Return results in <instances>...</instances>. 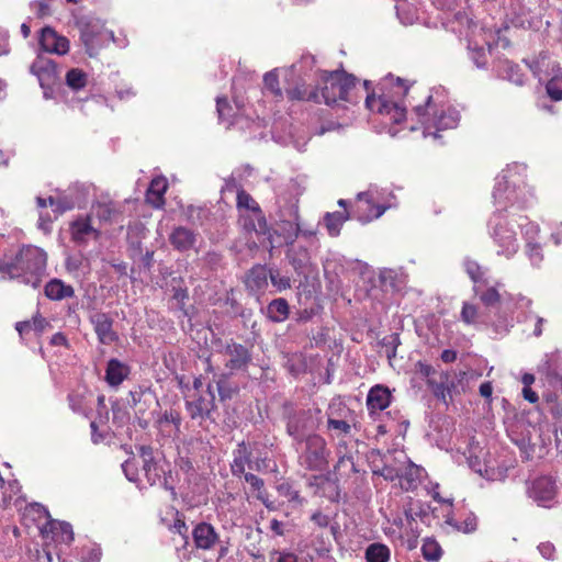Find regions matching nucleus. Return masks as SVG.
I'll return each mask as SVG.
<instances>
[{"label": "nucleus", "instance_id": "f257e3e1", "mask_svg": "<svg viewBox=\"0 0 562 562\" xmlns=\"http://www.w3.org/2000/svg\"><path fill=\"white\" fill-rule=\"evenodd\" d=\"M47 255L36 246H23L10 260H0V273L3 279L19 282L36 289L46 274Z\"/></svg>", "mask_w": 562, "mask_h": 562}, {"label": "nucleus", "instance_id": "f03ea898", "mask_svg": "<svg viewBox=\"0 0 562 562\" xmlns=\"http://www.w3.org/2000/svg\"><path fill=\"white\" fill-rule=\"evenodd\" d=\"M414 113L424 127V135L438 137V132L454 128L460 120L459 112L451 108L437 109L431 95L426 97L425 104L414 105Z\"/></svg>", "mask_w": 562, "mask_h": 562}, {"label": "nucleus", "instance_id": "7ed1b4c3", "mask_svg": "<svg viewBox=\"0 0 562 562\" xmlns=\"http://www.w3.org/2000/svg\"><path fill=\"white\" fill-rule=\"evenodd\" d=\"M356 78L340 71H334L323 78V87L319 92V103L324 101L327 105H338L340 101L355 102L352 90Z\"/></svg>", "mask_w": 562, "mask_h": 562}, {"label": "nucleus", "instance_id": "20e7f679", "mask_svg": "<svg viewBox=\"0 0 562 562\" xmlns=\"http://www.w3.org/2000/svg\"><path fill=\"white\" fill-rule=\"evenodd\" d=\"M330 451L326 440L316 434L308 435L303 441V448L299 456V463L310 471H324L328 465Z\"/></svg>", "mask_w": 562, "mask_h": 562}, {"label": "nucleus", "instance_id": "39448f33", "mask_svg": "<svg viewBox=\"0 0 562 562\" xmlns=\"http://www.w3.org/2000/svg\"><path fill=\"white\" fill-rule=\"evenodd\" d=\"M80 31V40L90 57H94L102 46V37L106 33L112 36V32H106L101 20L92 16H82L77 21Z\"/></svg>", "mask_w": 562, "mask_h": 562}, {"label": "nucleus", "instance_id": "423d86ee", "mask_svg": "<svg viewBox=\"0 0 562 562\" xmlns=\"http://www.w3.org/2000/svg\"><path fill=\"white\" fill-rule=\"evenodd\" d=\"M491 222L494 224L492 237L499 247L497 254L507 258L514 256L519 248L515 231L501 215H494Z\"/></svg>", "mask_w": 562, "mask_h": 562}, {"label": "nucleus", "instance_id": "0eeeda50", "mask_svg": "<svg viewBox=\"0 0 562 562\" xmlns=\"http://www.w3.org/2000/svg\"><path fill=\"white\" fill-rule=\"evenodd\" d=\"M467 378V372L460 371L448 372L441 371L439 372V381H431L434 384V395L441 400L447 404V397H452L453 394H460L464 392L463 380Z\"/></svg>", "mask_w": 562, "mask_h": 562}, {"label": "nucleus", "instance_id": "6e6552de", "mask_svg": "<svg viewBox=\"0 0 562 562\" xmlns=\"http://www.w3.org/2000/svg\"><path fill=\"white\" fill-rule=\"evenodd\" d=\"M366 105L371 112L387 116L392 123L398 124L405 119V108L395 101L389 100L385 95L368 94Z\"/></svg>", "mask_w": 562, "mask_h": 562}, {"label": "nucleus", "instance_id": "1a4fd4ad", "mask_svg": "<svg viewBox=\"0 0 562 562\" xmlns=\"http://www.w3.org/2000/svg\"><path fill=\"white\" fill-rule=\"evenodd\" d=\"M186 408L192 419L212 418V413L216 409L213 386L209 384L204 392L192 400H188Z\"/></svg>", "mask_w": 562, "mask_h": 562}, {"label": "nucleus", "instance_id": "9d476101", "mask_svg": "<svg viewBox=\"0 0 562 562\" xmlns=\"http://www.w3.org/2000/svg\"><path fill=\"white\" fill-rule=\"evenodd\" d=\"M510 178V170H503L495 179L493 199L498 211L505 210L508 205H514L518 201L516 187L509 186Z\"/></svg>", "mask_w": 562, "mask_h": 562}, {"label": "nucleus", "instance_id": "9b49d317", "mask_svg": "<svg viewBox=\"0 0 562 562\" xmlns=\"http://www.w3.org/2000/svg\"><path fill=\"white\" fill-rule=\"evenodd\" d=\"M98 340L102 345H111L119 340V335L113 329V318L103 312H94L89 316Z\"/></svg>", "mask_w": 562, "mask_h": 562}, {"label": "nucleus", "instance_id": "f8f14e48", "mask_svg": "<svg viewBox=\"0 0 562 562\" xmlns=\"http://www.w3.org/2000/svg\"><path fill=\"white\" fill-rule=\"evenodd\" d=\"M30 71L37 77L43 89L50 87L57 78L55 61L41 55L32 63Z\"/></svg>", "mask_w": 562, "mask_h": 562}, {"label": "nucleus", "instance_id": "ddd939ff", "mask_svg": "<svg viewBox=\"0 0 562 562\" xmlns=\"http://www.w3.org/2000/svg\"><path fill=\"white\" fill-rule=\"evenodd\" d=\"M40 45L44 52L50 54L65 55L69 50V41L49 26L42 29Z\"/></svg>", "mask_w": 562, "mask_h": 562}, {"label": "nucleus", "instance_id": "4468645a", "mask_svg": "<svg viewBox=\"0 0 562 562\" xmlns=\"http://www.w3.org/2000/svg\"><path fill=\"white\" fill-rule=\"evenodd\" d=\"M529 496L541 506H549V503L555 497V483L551 477L541 476L536 479L528 491Z\"/></svg>", "mask_w": 562, "mask_h": 562}, {"label": "nucleus", "instance_id": "2eb2a0df", "mask_svg": "<svg viewBox=\"0 0 562 562\" xmlns=\"http://www.w3.org/2000/svg\"><path fill=\"white\" fill-rule=\"evenodd\" d=\"M71 239L79 246H85L90 239H98L100 231L91 224V217H79L70 224Z\"/></svg>", "mask_w": 562, "mask_h": 562}, {"label": "nucleus", "instance_id": "dca6fc26", "mask_svg": "<svg viewBox=\"0 0 562 562\" xmlns=\"http://www.w3.org/2000/svg\"><path fill=\"white\" fill-rule=\"evenodd\" d=\"M224 355L228 358L225 366L231 370H241L246 368L251 360L249 349L234 341L226 344Z\"/></svg>", "mask_w": 562, "mask_h": 562}, {"label": "nucleus", "instance_id": "f3484780", "mask_svg": "<svg viewBox=\"0 0 562 562\" xmlns=\"http://www.w3.org/2000/svg\"><path fill=\"white\" fill-rule=\"evenodd\" d=\"M526 64L531 70L535 77L542 81L544 78L550 77L552 74H557L562 67L560 64L551 58L547 52H541L539 55Z\"/></svg>", "mask_w": 562, "mask_h": 562}, {"label": "nucleus", "instance_id": "a211bd4d", "mask_svg": "<svg viewBox=\"0 0 562 562\" xmlns=\"http://www.w3.org/2000/svg\"><path fill=\"white\" fill-rule=\"evenodd\" d=\"M41 532L44 538L50 535L52 540L58 542L70 543L74 540L71 525L65 521L50 520L41 528Z\"/></svg>", "mask_w": 562, "mask_h": 562}, {"label": "nucleus", "instance_id": "6ab92c4d", "mask_svg": "<svg viewBox=\"0 0 562 562\" xmlns=\"http://www.w3.org/2000/svg\"><path fill=\"white\" fill-rule=\"evenodd\" d=\"M424 470L409 460H405L400 467V486L404 491H413L420 483Z\"/></svg>", "mask_w": 562, "mask_h": 562}, {"label": "nucleus", "instance_id": "aec40b11", "mask_svg": "<svg viewBox=\"0 0 562 562\" xmlns=\"http://www.w3.org/2000/svg\"><path fill=\"white\" fill-rule=\"evenodd\" d=\"M192 537L198 549L210 550L218 541V535L215 528L207 522L198 524L193 531Z\"/></svg>", "mask_w": 562, "mask_h": 562}, {"label": "nucleus", "instance_id": "412c9836", "mask_svg": "<svg viewBox=\"0 0 562 562\" xmlns=\"http://www.w3.org/2000/svg\"><path fill=\"white\" fill-rule=\"evenodd\" d=\"M252 452L245 441L237 443L236 449L233 451V461L231 463V472L234 476L240 477L246 473V465L250 469L252 463Z\"/></svg>", "mask_w": 562, "mask_h": 562}, {"label": "nucleus", "instance_id": "4be33fe9", "mask_svg": "<svg viewBox=\"0 0 562 562\" xmlns=\"http://www.w3.org/2000/svg\"><path fill=\"white\" fill-rule=\"evenodd\" d=\"M198 239V234L192 229L178 226L173 228L172 233L169 236V241L172 247L179 251H188L195 247Z\"/></svg>", "mask_w": 562, "mask_h": 562}, {"label": "nucleus", "instance_id": "5701e85b", "mask_svg": "<svg viewBox=\"0 0 562 562\" xmlns=\"http://www.w3.org/2000/svg\"><path fill=\"white\" fill-rule=\"evenodd\" d=\"M314 428L312 414L310 411H302L288 422V434L297 441L303 440V435Z\"/></svg>", "mask_w": 562, "mask_h": 562}, {"label": "nucleus", "instance_id": "b1692460", "mask_svg": "<svg viewBox=\"0 0 562 562\" xmlns=\"http://www.w3.org/2000/svg\"><path fill=\"white\" fill-rule=\"evenodd\" d=\"M391 394L387 387L382 385L373 386L367 396V408L370 415L385 409L390 405Z\"/></svg>", "mask_w": 562, "mask_h": 562}, {"label": "nucleus", "instance_id": "393cba45", "mask_svg": "<svg viewBox=\"0 0 562 562\" xmlns=\"http://www.w3.org/2000/svg\"><path fill=\"white\" fill-rule=\"evenodd\" d=\"M270 279V268L263 265L254 266L246 276V286L251 292L263 291L268 286Z\"/></svg>", "mask_w": 562, "mask_h": 562}, {"label": "nucleus", "instance_id": "a878e982", "mask_svg": "<svg viewBox=\"0 0 562 562\" xmlns=\"http://www.w3.org/2000/svg\"><path fill=\"white\" fill-rule=\"evenodd\" d=\"M244 231L251 233L255 232L259 235H266L268 233L267 220L262 212L259 213H241L238 220Z\"/></svg>", "mask_w": 562, "mask_h": 562}, {"label": "nucleus", "instance_id": "bb28decb", "mask_svg": "<svg viewBox=\"0 0 562 562\" xmlns=\"http://www.w3.org/2000/svg\"><path fill=\"white\" fill-rule=\"evenodd\" d=\"M130 368L117 359H110L105 369V381L110 386L116 387L128 376Z\"/></svg>", "mask_w": 562, "mask_h": 562}, {"label": "nucleus", "instance_id": "cd10ccee", "mask_svg": "<svg viewBox=\"0 0 562 562\" xmlns=\"http://www.w3.org/2000/svg\"><path fill=\"white\" fill-rule=\"evenodd\" d=\"M45 295L54 301H60L75 295V290L71 285L65 284L59 279H53L45 285Z\"/></svg>", "mask_w": 562, "mask_h": 562}, {"label": "nucleus", "instance_id": "c85d7f7f", "mask_svg": "<svg viewBox=\"0 0 562 562\" xmlns=\"http://www.w3.org/2000/svg\"><path fill=\"white\" fill-rule=\"evenodd\" d=\"M168 188L166 178L157 177L151 180L150 186L147 190L146 200L155 207H159L164 204V194Z\"/></svg>", "mask_w": 562, "mask_h": 562}, {"label": "nucleus", "instance_id": "c756f323", "mask_svg": "<svg viewBox=\"0 0 562 562\" xmlns=\"http://www.w3.org/2000/svg\"><path fill=\"white\" fill-rule=\"evenodd\" d=\"M290 306L285 299H274L267 306V317L274 323H282L289 317Z\"/></svg>", "mask_w": 562, "mask_h": 562}, {"label": "nucleus", "instance_id": "7c9ffc66", "mask_svg": "<svg viewBox=\"0 0 562 562\" xmlns=\"http://www.w3.org/2000/svg\"><path fill=\"white\" fill-rule=\"evenodd\" d=\"M349 218V213L344 211H337L326 213L324 215V225L331 237H337L340 234V229L344 223Z\"/></svg>", "mask_w": 562, "mask_h": 562}, {"label": "nucleus", "instance_id": "2f4dec72", "mask_svg": "<svg viewBox=\"0 0 562 562\" xmlns=\"http://www.w3.org/2000/svg\"><path fill=\"white\" fill-rule=\"evenodd\" d=\"M143 470L150 485L162 483L166 490H170L172 494H175L173 488L169 487L167 484V479L165 476L166 471L162 467L158 465L156 461H153L151 463H144Z\"/></svg>", "mask_w": 562, "mask_h": 562}, {"label": "nucleus", "instance_id": "473e14b6", "mask_svg": "<svg viewBox=\"0 0 562 562\" xmlns=\"http://www.w3.org/2000/svg\"><path fill=\"white\" fill-rule=\"evenodd\" d=\"M48 322L41 315H35L31 321L18 322L15 329L21 338H24L31 330L42 334L48 326Z\"/></svg>", "mask_w": 562, "mask_h": 562}, {"label": "nucleus", "instance_id": "72a5a7b5", "mask_svg": "<svg viewBox=\"0 0 562 562\" xmlns=\"http://www.w3.org/2000/svg\"><path fill=\"white\" fill-rule=\"evenodd\" d=\"M501 75L503 78L507 79L508 81L517 86H522L526 81V77L522 74L520 67L517 64H514L513 61L509 60H505L502 63Z\"/></svg>", "mask_w": 562, "mask_h": 562}, {"label": "nucleus", "instance_id": "f704fd0d", "mask_svg": "<svg viewBox=\"0 0 562 562\" xmlns=\"http://www.w3.org/2000/svg\"><path fill=\"white\" fill-rule=\"evenodd\" d=\"M241 476H244L245 481L254 488L258 492L257 494V498L262 502V504L268 508V509H274V506L272 505V503L269 502L268 499V494H267V491L263 488L265 486V482L261 477L252 474V473H249V472H246L245 474H241Z\"/></svg>", "mask_w": 562, "mask_h": 562}, {"label": "nucleus", "instance_id": "c9c22d12", "mask_svg": "<svg viewBox=\"0 0 562 562\" xmlns=\"http://www.w3.org/2000/svg\"><path fill=\"white\" fill-rule=\"evenodd\" d=\"M357 207H358V211H367L371 207L375 210V212L372 215L368 214L366 216H359V220H361L364 223L370 222L373 218L380 217L385 211L384 206L372 205L370 195L367 192H361L358 194V206Z\"/></svg>", "mask_w": 562, "mask_h": 562}, {"label": "nucleus", "instance_id": "e433bc0d", "mask_svg": "<svg viewBox=\"0 0 562 562\" xmlns=\"http://www.w3.org/2000/svg\"><path fill=\"white\" fill-rule=\"evenodd\" d=\"M364 555L367 562H387L391 552L387 546L374 542L367 547Z\"/></svg>", "mask_w": 562, "mask_h": 562}, {"label": "nucleus", "instance_id": "4c0bfd02", "mask_svg": "<svg viewBox=\"0 0 562 562\" xmlns=\"http://www.w3.org/2000/svg\"><path fill=\"white\" fill-rule=\"evenodd\" d=\"M291 266L299 274L303 273L310 262V256L306 248L300 247L288 254Z\"/></svg>", "mask_w": 562, "mask_h": 562}, {"label": "nucleus", "instance_id": "58836bf2", "mask_svg": "<svg viewBox=\"0 0 562 562\" xmlns=\"http://www.w3.org/2000/svg\"><path fill=\"white\" fill-rule=\"evenodd\" d=\"M286 94L291 100H307L319 103L318 90H308L304 85L296 86L291 89H286Z\"/></svg>", "mask_w": 562, "mask_h": 562}, {"label": "nucleus", "instance_id": "ea45409f", "mask_svg": "<svg viewBox=\"0 0 562 562\" xmlns=\"http://www.w3.org/2000/svg\"><path fill=\"white\" fill-rule=\"evenodd\" d=\"M548 78L546 90L553 101H562V68Z\"/></svg>", "mask_w": 562, "mask_h": 562}, {"label": "nucleus", "instance_id": "a19ab883", "mask_svg": "<svg viewBox=\"0 0 562 562\" xmlns=\"http://www.w3.org/2000/svg\"><path fill=\"white\" fill-rule=\"evenodd\" d=\"M237 209L239 214L262 212L259 204L244 190H240L237 193Z\"/></svg>", "mask_w": 562, "mask_h": 562}, {"label": "nucleus", "instance_id": "79ce46f5", "mask_svg": "<svg viewBox=\"0 0 562 562\" xmlns=\"http://www.w3.org/2000/svg\"><path fill=\"white\" fill-rule=\"evenodd\" d=\"M87 74L78 68H72L66 74V83L72 90H80L86 87Z\"/></svg>", "mask_w": 562, "mask_h": 562}, {"label": "nucleus", "instance_id": "37998d69", "mask_svg": "<svg viewBox=\"0 0 562 562\" xmlns=\"http://www.w3.org/2000/svg\"><path fill=\"white\" fill-rule=\"evenodd\" d=\"M463 265H464L465 272L468 273V276L474 283H479V282L485 283L486 282V280L484 279L486 271L476 261L467 259V260H464Z\"/></svg>", "mask_w": 562, "mask_h": 562}, {"label": "nucleus", "instance_id": "c03bdc74", "mask_svg": "<svg viewBox=\"0 0 562 562\" xmlns=\"http://www.w3.org/2000/svg\"><path fill=\"white\" fill-rule=\"evenodd\" d=\"M65 265H66V269L70 273H78V272L85 273L86 269L88 268L87 259L81 254L68 256L66 258Z\"/></svg>", "mask_w": 562, "mask_h": 562}, {"label": "nucleus", "instance_id": "a18cd8bd", "mask_svg": "<svg viewBox=\"0 0 562 562\" xmlns=\"http://www.w3.org/2000/svg\"><path fill=\"white\" fill-rule=\"evenodd\" d=\"M216 389L221 401L231 400L238 391L237 385L231 384L224 375L216 381Z\"/></svg>", "mask_w": 562, "mask_h": 562}, {"label": "nucleus", "instance_id": "49530a36", "mask_svg": "<svg viewBox=\"0 0 562 562\" xmlns=\"http://www.w3.org/2000/svg\"><path fill=\"white\" fill-rule=\"evenodd\" d=\"M270 281L280 292L291 288V279L286 276H281L277 268H270Z\"/></svg>", "mask_w": 562, "mask_h": 562}, {"label": "nucleus", "instance_id": "de8ad7c7", "mask_svg": "<svg viewBox=\"0 0 562 562\" xmlns=\"http://www.w3.org/2000/svg\"><path fill=\"white\" fill-rule=\"evenodd\" d=\"M356 425H353L355 427ZM327 427L330 430H335L337 436H348L351 434L352 425L346 420L328 418Z\"/></svg>", "mask_w": 562, "mask_h": 562}, {"label": "nucleus", "instance_id": "09e8293b", "mask_svg": "<svg viewBox=\"0 0 562 562\" xmlns=\"http://www.w3.org/2000/svg\"><path fill=\"white\" fill-rule=\"evenodd\" d=\"M417 368L418 372L424 378H426L428 386L434 392V384L431 383V381H439V372H437V370L432 366L420 361L417 363Z\"/></svg>", "mask_w": 562, "mask_h": 562}, {"label": "nucleus", "instance_id": "8fccbe9b", "mask_svg": "<svg viewBox=\"0 0 562 562\" xmlns=\"http://www.w3.org/2000/svg\"><path fill=\"white\" fill-rule=\"evenodd\" d=\"M423 555L428 561H438L441 549L436 541H426L422 547Z\"/></svg>", "mask_w": 562, "mask_h": 562}, {"label": "nucleus", "instance_id": "3c124183", "mask_svg": "<svg viewBox=\"0 0 562 562\" xmlns=\"http://www.w3.org/2000/svg\"><path fill=\"white\" fill-rule=\"evenodd\" d=\"M404 514L407 525L412 528V524L416 521V518H420L422 516L426 515V512L423 509L419 503H409V505L405 507Z\"/></svg>", "mask_w": 562, "mask_h": 562}, {"label": "nucleus", "instance_id": "603ef678", "mask_svg": "<svg viewBox=\"0 0 562 562\" xmlns=\"http://www.w3.org/2000/svg\"><path fill=\"white\" fill-rule=\"evenodd\" d=\"M299 215L295 214V222L294 224H290L292 228V234L290 236V243L293 244L294 240L297 238L299 235H302L306 238L313 237L316 234V231L314 228H302L300 223L297 222Z\"/></svg>", "mask_w": 562, "mask_h": 562}, {"label": "nucleus", "instance_id": "864d4df0", "mask_svg": "<svg viewBox=\"0 0 562 562\" xmlns=\"http://www.w3.org/2000/svg\"><path fill=\"white\" fill-rule=\"evenodd\" d=\"M263 83L276 97H281L282 92L279 87V78L276 71H269L263 77Z\"/></svg>", "mask_w": 562, "mask_h": 562}, {"label": "nucleus", "instance_id": "5fc2aeb1", "mask_svg": "<svg viewBox=\"0 0 562 562\" xmlns=\"http://www.w3.org/2000/svg\"><path fill=\"white\" fill-rule=\"evenodd\" d=\"M479 312L477 307L473 304L465 302L461 311V319L465 324H475L477 321Z\"/></svg>", "mask_w": 562, "mask_h": 562}, {"label": "nucleus", "instance_id": "6e6d98bb", "mask_svg": "<svg viewBox=\"0 0 562 562\" xmlns=\"http://www.w3.org/2000/svg\"><path fill=\"white\" fill-rule=\"evenodd\" d=\"M526 252L532 265L537 266L542 260L541 248L538 244H533L531 240L527 241Z\"/></svg>", "mask_w": 562, "mask_h": 562}, {"label": "nucleus", "instance_id": "4d7b16f0", "mask_svg": "<svg viewBox=\"0 0 562 562\" xmlns=\"http://www.w3.org/2000/svg\"><path fill=\"white\" fill-rule=\"evenodd\" d=\"M480 300L486 306H494L501 300V295L495 288H488L480 295Z\"/></svg>", "mask_w": 562, "mask_h": 562}, {"label": "nucleus", "instance_id": "13d9d810", "mask_svg": "<svg viewBox=\"0 0 562 562\" xmlns=\"http://www.w3.org/2000/svg\"><path fill=\"white\" fill-rule=\"evenodd\" d=\"M48 204L53 207V211L56 213V216L63 214L67 210L71 209V204L64 199H55L53 196L48 198Z\"/></svg>", "mask_w": 562, "mask_h": 562}, {"label": "nucleus", "instance_id": "bf43d9fd", "mask_svg": "<svg viewBox=\"0 0 562 562\" xmlns=\"http://www.w3.org/2000/svg\"><path fill=\"white\" fill-rule=\"evenodd\" d=\"M374 473L383 476L385 480L393 481L395 479H400V467H394L391 464H385L380 471H374Z\"/></svg>", "mask_w": 562, "mask_h": 562}, {"label": "nucleus", "instance_id": "052dcab7", "mask_svg": "<svg viewBox=\"0 0 562 562\" xmlns=\"http://www.w3.org/2000/svg\"><path fill=\"white\" fill-rule=\"evenodd\" d=\"M147 395V392L142 389L132 390L128 393V404L132 407H137L139 404H142V402H146Z\"/></svg>", "mask_w": 562, "mask_h": 562}, {"label": "nucleus", "instance_id": "680f3d73", "mask_svg": "<svg viewBox=\"0 0 562 562\" xmlns=\"http://www.w3.org/2000/svg\"><path fill=\"white\" fill-rule=\"evenodd\" d=\"M122 470L126 476V479L131 482L137 481V467L134 460H126L122 464Z\"/></svg>", "mask_w": 562, "mask_h": 562}, {"label": "nucleus", "instance_id": "e2e57ef3", "mask_svg": "<svg viewBox=\"0 0 562 562\" xmlns=\"http://www.w3.org/2000/svg\"><path fill=\"white\" fill-rule=\"evenodd\" d=\"M69 407L74 413H85L83 397L80 394H69L68 396Z\"/></svg>", "mask_w": 562, "mask_h": 562}, {"label": "nucleus", "instance_id": "0e129e2a", "mask_svg": "<svg viewBox=\"0 0 562 562\" xmlns=\"http://www.w3.org/2000/svg\"><path fill=\"white\" fill-rule=\"evenodd\" d=\"M538 550H539L540 554H541L543 558L548 559V560H551V559H553V557H554L555 548H554V546H553L552 543H550V542H543V543H540V544L538 546Z\"/></svg>", "mask_w": 562, "mask_h": 562}, {"label": "nucleus", "instance_id": "69168bd1", "mask_svg": "<svg viewBox=\"0 0 562 562\" xmlns=\"http://www.w3.org/2000/svg\"><path fill=\"white\" fill-rule=\"evenodd\" d=\"M113 209L109 204H100L97 209V215L103 221H110L112 218Z\"/></svg>", "mask_w": 562, "mask_h": 562}, {"label": "nucleus", "instance_id": "338daca9", "mask_svg": "<svg viewBox=\"0 0 562 562\" xmlns=\"http://www.w3.org/2000/svg\"><path fill=\"white\" fill-rule=\"evenodd\" d=\"M216 109L218 113L220 120H225L226 111L229 110V104L226 98H217L216 99Z\"/></svg>", "mask_w": 562, "mask_h": 562}, {"label": "nucleus", "instance_id": "774afa93", "mask_svg": "<svg viewBox=\"0 0 562 562\" xmlns=\"http://www.w3.org/2000/svg\"><path fill=\"white\" fill-rule=\"evenodd\" d=\"M138 451L143 459V464L151 463L153 461H155L153 457V448L150 446H140Z\"/></svg>", "mask_w": 562, "mask_h": 562}]
</instances>
